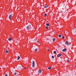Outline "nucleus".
Wrapping results in <instances>:
<instances>
[{"label":"nucleus","mask_w":76,"mask_h":76,"mask_svg":"<svg viewBox=\"0 0 76 76\" xmlns=\"http://www.w3.org/2000/svg\"><path fill=\"white\" fill-rule=\"evenodd\" d=\"M66 48H65L64 49H63V50H62V51H63V52H64V51H66Z\"/></svg>","instance_id":"12"},{"label":"nucleus","mask_w":76,"mask_h":76,"mask_svg":"<svg viewBox=\"0 0 76 76\" xmlns=\"http://www.w3.org/2000/svg\"><path fill=\"white\" fill-rule=\"evenodd\" d=\"M75 67H76V66H75Z\"/></svg>","instance_id":"38"},{"label":"nucleus","mask_w":76,"mask_h":76,"mask_svg":"<svg viewBox=\"0 0 76 76\" xmlns=\"http://www.w3.org/2000/svg\"><path fill=\"white\" fill-rule=\"evenodd\" d=\"M48 7V5H46V6H45L44 7V8L45 9L46 8H47V7Z\"/></svg>","instance_id":"13"},{"label":"nucleus","mask_w":76,"mask_h":76,"mask_svg":"<svg viewBox=\"0 0 76 76\" xmlns=\"http://www.w3.org/2000/svg\"><path fill=\"white\" fill-rule=\"evenodd\" d=\"M55 40H56V39L55 38H53V41H55Z\"/></svg>","instance_id":"22"},{"label":"nucleus","mask_w":76,"mask_h":76,"mask_svg":"<svg viewBox=\"0 0 76 76\" xmlns=\"http://www.w3.org/2000/svg\"><path fill=\"white\" fill-rule=\"evenodd\" d=\"M65 44L67 45H69V42H68V41H66Z\"/></svg>","instance_id":"8"},{"label":"nucleus","mask_w":76,"mask_h":76,"mask_svg":"<svg viewBox=\"0 0 76 76\" xmlns=\"http://www.w3.org/2000/svg\"><path fill=\"white\" fill-rule=\"evenodd\" d=\"M25 69H26V67H25Z\"/></svg>","instance_id":"36"},{"label":"nucleus","mask_w":76,"mask_h":76,"mask_svg":"<svg viewBox=\"0 0 76 76\" xmlns=\"http://www.w3.org/2000/svg\"><path fill=\"white\" fill-rule=\"evenodd\" d=\"M5 76H7V75L6 74H5Z\"/></svg>","instance_id":"29"},{"label":"nucleus","mask_w":76,"mask_h":76,"mask_svg":"<svg viewBox=\"0 0 76 76\" xmlns=\"http://www.w3.org/2000/svg\"><path fill=\"white\" fill-rule=\"evenodd\" d=\"M12 73L14 75H16V72L14 71H12Z\"/></svg>","instance_id":"3"},{"label":"nucleus","mask_w":76,"mask_h":76,"mask_svg":"<svg viewBox=\"0 0 76 76\" xmlns=\"http://www.w3.org/2000/svg\"><path fill=\"white\" fill-rule=\"evenodd\" d=\"M12 18V15H10L9 16V19H11Z\"/></svg>","instance_id":"6"},{"label":"nucleus","mask_w":76,"mask_h":76,"mask_svg":"<svg viewBox=\"0 0 76 76\" xmlns=\"http://www.w3.org/2000/svg\"><path fill=\"white\" fill-rule=\"evenodd\" d=\"M65 34L66 35H67V34H68V31H66L65 32Z\"/></svg>","instance_id":"11"},{"label":"nucleus","mask_w":76,"mask_h":76,"mask_svg":"<svg viewBox=\"0 0 76 76\" xmlns=\"http://www.w3.org/2000/svg\"><path fill=\"white\" fill-rule=\"evenodd\" d=\"M48 51H50V49H49Z\"/></svg>","instance_id":"33"},{"label":"nucleus","mask_w":76,"mask_h":76,"mask_svg":"<svg viewBox=\"0 0 76 76\" xmlns=\"http://www.w3.org/2000/svg\"><path fill=\"white\" fill-rule=\"evenodd\" d=\"M38 73V74H41V73H42V71H41V70H39Z\"/></svg>","instance_id":"5"},{"label":"nucleus","mask_w":76,"mask_h":76,"mask_svg":"<svg viewBox=\"0 0 76 76\" xmlns=\"http://www.w3.org/2000/svg\"><path fill=\"white\" fill-rule=\"evenodd\" d=\"M17 20H18L19 21V20H19V19H17Z\"/></svg>","instance_id":"31"},{"label":"nucleus","mask_w":76,"mask_h":76,"mask_svg":"<svg viewBox=\"0 0 76 76\" xmlns=\"http://www.w3.org/2000/svg\"><path fill=\"white\" fill-rule=\"evenodd\" d=\"M67 62H69V60H67Z\"/></svg>","instance_id":"28"},{"label":"nucleus","mask_w":76,"mask_h":76,"mask_svg":"<svg viewBox=\"0 0 76 76\" xmlns=\"http://www.w3.org/2000/svg\"><path fill=\"white\" fill-rule=\"evenodd\" d=\"M20 56H18V57H17V60H19L20 59Z\"/></svg>","instance_id":"10"},{"label":"nucleus","mask_w":76,"mask_h":76,"mask_svg":"<svg viewBox=\"0 0 76 76\" xmlns=\"http://www.w3.org/2000/svg\"><path fill=\"white\" fill-rule=\"evenodd\" d=\"M37 43H38V41H37Z\"/></svg>","instance_id":"32"},{"label":"nucleus","mask_w":76,"mask_h":76,"mask_svg":"<svg viewBox=\"0 0 76 76\" xmlns=\"http://www.w3.org/2000/svg\"><path fill=\"white\" fill-rule=\"evenodd\" d=\"M52 58H54V56H52Z\"/></svg>","instance_id":"25"},{"label":"nucleus","mask_w":76,"mask_h":76,"mask_svg":"<svg viewBox=\"0 0 76 76\" xmlns=\"http://www.w3.org/2000/svg\"><path fill=\"white\" fill-rule=\"evenodd\" d=\"M61 43H62L61 42H60V44H61Z\"/></svg>","instance_id":"35"},{"label":"nucleus","mask_w":76,"mask_h":76,"mask_svg":"<svg viewBox=\"0 0 76 76\" xmlns=\"http://www.w3.org/2000/svg\"><path fill=\"white\" fill-rule=\"evenodd\" d=\"M9 51L7 50L5 51V53H9Z\"/></svg>","instance_id":"14"},{"label":"nucleus","mask_w":76,"mask_h":76,"mask_svg":"<svg viewBox=\"0 0 76 76\" xmlns=\"http://www.w3.org/2000/svg\"><path fill=\"white\" fill-rule=\"evenodd\" d=\"M58 37L59 38H61V35L60 34H59L58 35Z\"/></svg>","instance_id":"16"},{"label":"nucleus","mask_w":76,"mask_h":76,"mask_svg":"<svg viewBox=\"0 0 76 76\" xmlns=\"http://www.w3.org/2000/svg\"><path fill=\"white\" fill-rule=\"evenodd\" d=\"M53 53L54 54H56V51H53Z\"/></svg>","instance_id":"21"},{"label":"nucleus","mask_w":76,"mask_h":76,"mask_svg":"<svg viewBox=\"0 0 76 76\" xmlns=\"http://www.w3.org/2000/svg\"><path fill=\"white\" fill-rule=\"evenodd\" d=\"M44 16H47V14L45 13L44 14Z\"/></svg>","instance_id":"27"},{"label":"nucleus","mask_w":76,"mask_h":76,"mask_svg":"<svg viewBox=\"0 0 76 76\" xmlns=\"http://www.w3.org/2000/svg\"><path fill=\"white\" fill-rule=\"evenodd\" d=\"M21 66H19L18 68H20V67H21Z\"/></svg>","instance_id":"30"},{"label":"nucleus","mask_w":76,"mask_h":76,"mask_svg":"<svg viewBox=\"0 0 76 76\" xmlns=\"http://www.w3.org/2000/svg\"><path fill=\"white\" fill-rule=\"evenodd\" d=\"M36 40H37L36 39H33V41L34 42H35V41H36Z\"/></svg>","instance_id":"20"},{"label":"nucleus","mask_w":76,"mask_h":76,"mask_svg":"<svg viewBox=\"0 0 76 76\" xmlns=\"http://www.w3.org/2000/svg\"><path fill=\"white\" fill-rule=\"evenodd\" d=\"M46 29H48V28H49L48 26H46Z\"/></svg>","instance_id":"19"},{"label":"nucleus","mask_w":76,"mask_h":76,"mask_svg":"<svg viewBox=\"0 0 76 76\" xmlns=\"http://www.w3.org/2000/svg\"><path fill=\"white\" fill-rule=\"evenodd\" d=\"M15 57H18V56H19V54L18 53H16L15 54Z\"/></svg>","instance_id":"9"},{"label":"nucleus","mask_w":76,"mask_h":76,"mask_svg":"<svg viewBox=\"0 0 76 76\" xmlns=\"http://www.w3.org/2000/svg\"><path fill=\"white\" fill-rule=\"evenodd\" d=\"M61 53H60L58 54L57 56V57L58 58L60 57H61Z\"/></svg>","instance_id":"4"},{"label":"nucleus","mask_w":76,"mask_h":76,"mask_svg":"<svg viewBox=\"0 0 76 76\" xmlns=\"http://www.w3.org/2000/svg\"><path fill=\"white\" fill-rule=\"evenodd\" d=\"M62 38L63 39H64V36H62Z\"/></svg>","instance_id":"24"},{"label":"nucleus","mask_w":76,"mask_h":76,"mask_svg":"<svg viewBox=\"0 0 76 76\" xmlns=\"http://www.w3.org/2000/svg\"><path fill=\"white\" fill-rule=\"evenodd\" d=\"M46 26H49V24L47 23L46 24Z\"/></svg>","instance_id":"23"},{"label":"nucleus","mask_w":76,"mask_h":76,"mask_svg":"<svg viewBox=\"0 0 76 76\" xmlns=\"http://www.w3.org/2000/svg\"><path fill=\"white\" fill-rule=\"evenodd\" d=\"M16 40H17V39H16Z\"/></svg>","instance_id":"39"},{"label":"nucleus","mask_w":76,"mask_h":76,"mask_svg":"<svg viewBox=\"0 0 76 76\" xmlns=\"http://www.w3.org/2000/svg\"><path fill=\"white\" fill-rule=\"evenodd\" d=\"M27 30H30L32 29V27H31V25H28V26H27L26 28Z\"/></svg>","instance_id":"1"},{"label":"nucleus","mask_w":76,"mask_h":76,"mask_svg":"<svg viewBox=\"0 0 76 76\" xmlns=\"http://www.w3.org/2000/svg\"><path fill=\"white\" fill-rule=\"evenodd\" d=\"M34 51H36V52L38 51V49L37 48V49H35Z\"/></svg>","instance_id":"17"},{"label":"nucleus","mask_w":76,"mask_h":76,"mask_svg":"<svg viewBox=\"0 0 76 76\" xmlns=\"http://www.w3.org/2000/svg\"><path fill=\"white\" fill-rule=\"evenodd\" d=\"M68 55V56H69V55Z\"/></svg>","instance_id":"37"},{"label":"nucleus","mask_w":76,"mask_h":76,"mask_svg":"<svg viewBox=\"0 0 76 76\" xmlns=\"http://www.w3.org/2000/svg\"><path fill=\"white\" fill-rule=\"evenodd\" d=\"M52 67H48V69H49V70L51 69H52Z\"/></svg>","instance_id":"18"},{"label":"nucleus","mask_w":76,"mask_h":76,"mask_svg":"<svg viewBox=\"0 0 76 76\" xmlns=\"http://www.w3.org/2000/svg\"><path fill=\"white\" fill-rule=\"evenodd\" d=\"M32 67H35V61H33L32 62Z\"/></svg>","instance_id":"2"},{"label":"nucleus","mask_w":76,"mask_h":76,"mask_svg":"<svg viewBox=\"0 0 76 76\" xmlns=\"http://www.w3.org/2000/svg\"><path fill=\"white\" fill-rule=\"evenodd\" d=\"M26 61H28V59H26Z\"/></svg>","instance_id":"34"},{"label":"nucleus","mask_w":76,"mask_h":76,"mask_svg":"<svg viewBox=\"0 0 76 76\" xmlns=\"http://www.w3.org/2000/svg\"><path fill=\"white\" fill-rule=\"evenodd\" d=\"M12 39L11 38H10L8 39V40L9 41H12Z\"/></svg>","instance_id":"15"},{"label":"nucleus","mask_w":76,"mask_h":76,"mask_svg":"<svg viewBox=\"0 0 76 76\" xmlns=\"http://www.w3.org/2000/svg\"><path fill=\"white\" fill-rule=\"evenodd\" d=\"M73 32L74 34H75V33L76 32V30L75 29L73 30Z\"/></svg>","instance_id":"7"},{"label":"nucleus","mask_w":76,"mask_h":76,"mask_svg":"<svg viewBox=\"0 0 76 76\" xmlns=\"http://www.w3.org/2000/svg\"><path fill=\"white\" fill-rule=\"evenodd\" d=\"M35 47L34 48H33V50H35Z\"/></svg>","instance_id":"26"}]
</instances>
